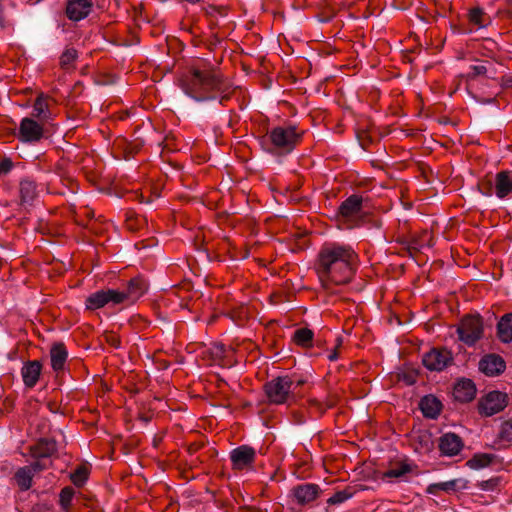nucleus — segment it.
Returning a JSON list of instances; mask_svg holds the SVG:
<instances>
[{"mask_svg": "<svg viewBox=\"0 0 512 512\" xmlns=\"http://www.w3.org/2000/svg\"><path fill=\"white\" fill-rule=\"evenodd\" d=\"M44 122L32 117H24L19 124L17 139L23 143L35 144L44 137Z\"/></svg>", "mask_w": 512, "mask_h": 512, "instance_id": "obj_8", "label": "nucleus"}, {"mask_svg": "<svg viewBox=\"0 0 512 512\" xmlns=\"http://www.w3.org/2000/svg\"><path fill=\"white\" fill-rule=\"evenodd\" d=\"M48 468L45 462L33 461L30 465L18 468L14 480L21 491H27L32 487L34 475Z\"/></svg>", "mask_w": 512, "mask_h": 512, "instance_id": "obj_11", "label": "nucleus"}, {"mask_svg": "<svg viewBox=\"0 0 512 512\" xmlns=\"http://www.w3.org/2000/svg\"><path fill=\"white\" fill-rule=\"evenodd\" d=\"M499 485V478H491L488 480L481 481L477 484V486L484 491H493Z\"/></svg>", "mask_w": 512, "mask_h": 512, "instance_id": "obj_40", "label": "nucleus"}, {"mask_svg": "<svg viewBox=\"0 0 512 512\" xmlns=\"http://www.w3.org/2000/svg\"><path fill=\"white\" fill-rule=\"evenodd\" d=\"M204 10L207 17H214V19H218V17H225L227 15V9L225 7L209 5L204 8Z\"/></svg>", "mask_w": 512, "mask_h": 512, "instance_id": "obj_38", "label": "nucleus"}, {"mask_svg": "<svg viewBox=\"0 0 512 512\" xmlns=\"http://www.w3.org/2000/svg\"><path fill=\"white\" fill-rule=\"evenodd\" d=\"M501 82L505 88H512V76L511 75L502 77Z\"/></svg>", "mask_w": 512, "mask_h": 512, "instance_id": "obj_46", "label": "nucleus"}, {"mask_svg": "<svg viewBox=\"0 0 512 512\" xmlns=\"http://www.w3.org/2000/svg\"><path fill=\"white\" fill-rule=\"evenodd\" d=\"M40 187L32 178H23L19 183V195L22 204L31 205L39 196Z\"/></svg>", "mask_w": 512, "mask_h": 512, "instance_id": "obj_22", "label": "nucleus"}, {"mask_svg": "<svg viewBox=\"0 0 512 512\" xmlns=\"http://www.w3.org/2000/svg\"><path fill=\"white\" fill-rule=\"evenodd\" d=\"M507 394L500 391L489 392L479 402V412L485 416H492L499 413L507 406Z\"/></svg>", "mask_w": 512, "mask_h": 512, "instance_id": "obj_12", "label": "nucleus"}, {"mask_svg": "<svg viewBox=\"0 0 512 512\" xmlns=\"http://www.w3.org/2000/svg\"><path fill=\"white\" fill-rule=\"evenodd\" d=\"M463 447L462 438L455 433L448 432L439 437L438 448L443 456H456L462 451Z\"/></svg>", "mask_w": 512, "mask_h": 512, "instance_id": "obj_16", "label": "nucleus"}, {"mask_svg": "<svg viewBox=\"0 0 512 512\" xmlns=\"http://www.w3.org/2000/svg\"><path fill=\"white\" fill-rule=\"evenodd\" d=\"M256 450L249 445H241L230 451L229 458L233 470H252L256 461Z\"/></svg>", "mask_w": 512, "mask_h": 512, "instance_id": "obj_10", "label": "nucleus"}, {"mask_svg": "<svg viewBox=\"0 0 512 512\" xmlns=\"http://www.w3.org/2000/svg\"><path fill=\"white\" fill-rule=\"evenodd\" d=\"M126 215V225L129 230L136 231L143 225L144 219L134 212H127Z\"/></svg>", "mask_w": 512, "mask_h": 512, "instance_id": "obj_36", "label": "nucleus"}, {"mask_svg": "<svg viewBox=\"0 0 512 512\" xmlns=\"http://www.w3.org/2000/svg\"><path fill=\"white\" fill-rule=\"evenodd\" d=\"M321 492L320 486L315 483L299 484L291 489L294 501L300 506L312 503L320 496Z\"/></svg>", "mask_w": 512, "mask_h": 512, "instance_id": "obj_14", "label": "nucleus"}, {"mask_svg": "<svg viewBox=\"0 0 512 512\" xmlns=\"http://www.w3.org/2000/svg\"><path fill=\"white\" fill-rule=\"evenodd\" d=\"M476 395V387L472 380L462 379L459 380L453 389V396L456 401L467 403L472 401Z\"/></svg>", "mask_w": 512, "mask_h": 512, "instance_id": "obj_23", "label": "nucleus"}, {"mask_svg": "<svg viewBox=\"0 0 512 512\" xmlns=\"http://www.w3.org/2000/svg\"><path fill=\"white\" fill-rule=\"evenodd\" d=\"M468 18L472 24L477 25L478 27H485L488 22L486 13L482 8L479 7L470 9Z\"/></svg>", "mask_w": 512, "mask_h": 512, "instance_id": "obj_31", "label": "nucleus"}, {"mask_svg": "<svg viewBox=\"0 0 512 512\" xmlns=\"http://www.w3.org/2000/svg\"><path fill=\"white\" fill-rule=\"evenodd\" d=\"M358 255L348 244L325 242L319 249L315 271L323 288L349 283L357 269Z\"/></svg>", "mask_w": 512, "mask_h": 512, "instance_id": "obj_2", "label": "nucleus"}, {"mask_svg": "<svg viewBox=\"0 0 512 512\" xmlns=\"http://www.w3.org/2000/svg\"><path fill=\"white\" fill-rule=\"evenodd\" d=\"M33 4L39 3L41 0H30Z\"/></svg>", "mask_w": 512, "mask_h": 512, "instance_id": "obj_52", "label": "nucleus"}, {"mask_svg": "<svg viewBox=\"0 0 512 512\" xmlns=\"http://www.w3.org/2000/svg\"><path fill=\"white\" fill-rule=\"evenodd\" d=\"M354 495V490L352 487H347L345 488L344 490H341V491H337L336 493H334L328 500H327V503L329 505H338V504H342L344 503L345 501L349 500L350 498H352Z\"/></svg>", "mask_w": 512, "mask_h": 512, "instance_id": "obj_34", "label": "nucleus"}, {"mask_svg": "<svg viewBox=\"0 0 512 512\" xmlns=\"http://www.w3.org/2000/svg\"><path fill=\"white\" fill-rule=\"evenodd\" d=\"M13 168V162L10 158H3L0 161V174H8Z\"/></svg>", "mask_w": 512, "mask_h": 512, "instance_id": "obj_42", "label": "nucleus"}, {"mask_svg": "<svg viewBox=\"0 0 512 512\" xmlns=\"http://www.w3.org/2000/svg\"><path fill=\"white\" fill-rule=\"evenodd\" d=\"M148 290L147 281L137 276L131 278L122 289H101L91 293L85 300L87 310H98L105 306L132 305Z\"/></svg>", "mask_w": 512, "mask_h": 512, "instance_id": "obj_3", "label": "nucleus"}, {"mask_svg": "<svg viewBox=\"0 0 512 512\" xmlns=\"http://www.w3.org/2000/svg\"><path fill=\"white\" fill-rule=\"evenodd\" d=\"M433 236L428 230H424L418 235H413L410 239L408 249L410 252H418L425 247L432 246Z\"/></svg>", "mask_w": 512, "mask_h": 512, "instance_id": "obj_27", "label": "nucleus"}, {"mask_svg": "<svg viewBox=\"0 0 512 512\" xmlns=\"http://www.w3.org/2000/svg\"><path fill=\"white\" fill-rule=\"evenodd\" d=\"M493 188L499 199L512 195V171L502 170L496 173Z\"/></svg>", "mask_w": 512, "mask_h": 512, "instance_id": "obj_20", "label": "nucleus"}, {"mask_svg": "<svg viewBox=\"0 0 512 512\" xmlns=\"http://www.w3.org/2000/svg\"><path fill=\"white\" fill-rule=\"evenodd\" d=\"M208 21L210 29H214L218 26V19H214V17H208Z\"/></svg>", "mask_w": 512, "mask_h": 512, "instance_id": "obj_49", "label": "nucleus"}, {"mask_svg": "<svg viewBox=\"0 0 512 512\" xmlns=\"http://www.w3.org/2000/svg\"><path fill=\"white\" fill-rule=\"evenodd\" d=\"M50 364L52 370L58 375L65 370L68 359V350L63 342L53 343L50 351Z\"/></svg>", "mask_w": 512, "mask_h": 512, "instance_id": "obj_18", "label": "nucleus"}, {"mask_svg": "<svg viewBox=\"0 0 512 512\" xmlns=\"http://www.w3.org/2000/svg\"><path fill=\"white\" fill-rule=\"evenodd\" d=\"M420 410L426 418L436 419L442 410V403L433 395L424 396L419 403Z\"/></svg>", "mask_w": 512, "mask_h": 512, "instance_id": "obj_24", "label": "nucleus"}, {"mask_svg": "<svg viewBox=\"0 0 512 512\" xmlns=\"http://www.w3.org/2000/svg\"><path fill=\"white\" fill-rule=\"evenodd\" d=\"M89 469L85 465L78 466L70 475V480L77 487H82L88 480Z\"/></svg>", "mask_w": 512, "mask_h": 512, "instance_id": "obj_32", "label": "nucleus"}, {"mask_svg": "<svg viewBox=\"0 0 512 512\" xmlns=\"http://www.w3.org/2000/svg\"><path fill=\"white\" fill-rule=\"evenodd\" d=\"M498 460V456L491 453H475L467 462L466 465L473 470L486 468L494 464Z\"/></svg>", "mask_w": 512, "mask_h": 512, "instance_id": "obj_25", "label": "nucleus"}, {"mask_svg": "<svg viewBox=\"0 0 512 512\" xmlns=\"http://www.w3.org/2000/svg\"><path fill=\"white\" fill-rule=\"evenodd\" d=\"M459 339L465 344L472 346L483 336V322L480 316H465L458 328Z\"/></svg>", "mask_w": 512, "mask_h": 512, "instance_id": "obj_7", "label": "nucleus"}, {"mask_svg": "<svg viewBox=\"0 0 512 512\" xmlns=\"http://www.w3.org/2000/svg\"><path fill=\"white\" fill-rule=\"evenodd\" d=\"M492 66V63L489 61L478 60L475 64L470 66V70L467 73L466 78L468 80H473L479 76H486Z\"/></svg>", "mask_w": 512, "mask_h": 512, "instance_id": "obj_29", "label": "nucleus"}, {"mask_svg": "<svg viewBox=\"0 0 512 512\" xmlns=\"http://www.w3.org/2000/svg\"><path fill=\"white\" fill-rule=\"evenodd\" d=\"M310 407L316 408L319 412L324 413L328 408H331L333 404H323L317 399H309Z\"/></svg>", "mask_w": 512, "mask_h": 512, "instance_id": "obj_41", "label": "nucleus"}, {"mask_svg": "<svg viewBox=\"0 0 512 512\" xmlns=\"http://www.w3.org/2000/svg\"><path fill=\"white\" fill-rule=\"evenodd\" d=\"M304 380H294L291 376H278L264 385L268 402L275 405L288 403L294 397L297 387L303 385Z\"/></svg>", "mask_w": 512, "mask_h": 512, "instance_id": "obj_6", "label": "nucleus"}, {"mask_svg": "<svg viewBox=\"0 0 512 512\" xmlns=\"http://www.w3.org/2000/svg\"><path fill=\"white\" fill-rule=\"evenodd\" d=\"M419 440V447L417 446L415 449L419 452H428L432 447V442L430 439V435L427 433H423L417 436Z\"/></svg>", "mask_w": 512, "mask_h": 512, "instance_id": "obj_39", "label": "nucleus"}, {"mask_svg": "<svg viewBox=\"0 0 512 512\" xmlns=\"http://www.w3.org/2000/svg\"><path fill=\"white\" fill-rule=\"evenodd\" d=\"M78 57L77 50L74 48H66L60 56V66L62 69L68 70Z\"/></svg>", "mask_w": 512, "mask_h": 512, "instance_id": "obj_35", "label": "nucleus"}, {"mask_svg": "<svg viewBox=\"0 0 512 512\" xmlns=\"http://www.w3.org/2000/svg\"><path fill=\"white\" fill-rule=\"evenodd\" d=\"M439 491H440V488H439L438 483L430 484V485L427 487V489H426V492H427L428 494H433V495H436Z\"/></svg>", "mask_w": 512, "mask_h": 512, "instance_id": "obj_45", "label": "nucleus"}, {"mask_svg": "<svg viewBox=\"0 0 512 512\" xmlns=\"http://www.w3.org/2000/svg\"><path fill=\"white\" fill-rule=\"evenodd\" d=\"M438 485H439L440 491H445V492L454 491L456 489L457 480L440 482V483H438Z\"/></svg>", "mask_w": 512, "mask_h": 512, "instance_id": "obj_43", "label": "nucleus"}, {"mask_svg": "<svg viewBox=\"0 0 512 512\" xmlns=\"http://www.w3.org/2000/svg\"><path fill=\"white\" fill-rule=\"evenodd\" d=\"M117 145L119 147H121L122 145L125 146L124 147L125 158L133 157L141 149V144H139V143H126L125 140H123V139L118 141Z\"/></svg>", "mask_w": 512, "mask_h": 512, "instance_id": "obj_37", "label": "nucleus"}, {"mask_svg": "<svg viewBox=\"0 0 512 512\" xmlns=\"http://www.w3.org/2000/svg\"><path fill=\"white\" fill-rule=\"evenodd\" d=\"M412 471V465L406 462H400L396 466L388 469L383 473L382 479L402 478Z\"/></svg>", "mask_w": 512, "mask_h": 512, "instance_id": "obj_30", "label": "nucleus"}, {"mask_svg": "<svg viewBox=\"0 0 512 512\" xmlns=\"http://www.w3.org/2000/svg\"><path fill=\"white\" fill-rule=\"evenodd\" d=\"M213 349H214L215 355L218 357L223 356V354L225 352L224 346L222 344L214 345Z\"/></svg>", "mask_w": 512, "mask_h": 512, "instance_id": "obj_47", "label": "nucleus"}, {"mask_svg": "<svg viewBox=\"0 0 512 512\" xmlns=\"http://www.w3.org/2000/svg\"><path fill=\"white\" fill-rule=\"evenodd\" d=\"M92 8V0H67L64 13L70 21L79 22L89 16Z\"/></svg>", "mask_w": 512, "mask_h": 512, "instance_id": "obj_15", "label": "nucleus"}, {"mask_svg": "<svg viewBox=\"0 0 512 512\" xmlns=\"http://www.w3.org/2000/svg\"><path fill=\"white\" fill-rule=\"evenodd\" d=\"M497 336L503 343L512 342V313H506L499 319Z\"/></svg>", "mask_w": 512, "mask_h": 512, "instance_id": "obj_26", "label": "nucleus"}, {"mask_svg": "<svg viewBox=\"0 0 512 512\" xmlns=\"http://www.w3.org/2000/svg\"><path fill=\"white\" fill-rule=\"evenodd\" d=\"M453 362L451 351L446 348H431L422 356V364L430 371H443Z\"/></svg>", "mask_w": 512, "mask_h": 512, "instance_id": "obj_9", "label": "nucleus"}, {"mask_svg": "<svg viewBox=\"0 0 512 512\" xmlns=\"http://www.w3.org/2000/svg\"><path fill=\"white\" fill-rule=\"evenodd\" d=\"M180 2H187L189 4H197L199 3L201 0H179Z\"/></svg>", "mask_w": 512, "mask_h": 512, "instance_id": "obj_51", "label": "nucleus"}, {"mask_svg": "<svg viewBox=\"0 0 512 512\" xmlns=\"http://www.w3.org/2000/svg\"><path fill=\"white\" fill-rule=\"evenodd\" d=\"M512 420H508L505 422L502 430V435L504 438L511 440L512 439Z\"/></svg>", "mask_w": 512, "mask_h": 512, "instance_id": "obj_44", "label": "nucleus"}, {"mask_svg": "<svg viewBox=\"0 0 512 512\" xmlns=\"http://www.w3.org/2000/svg\"><path fill=\"white\" fill-rule=\"evenodd\" d=\"M368 198L361 194H352L338 207L337 217L349 228L360 227L368 215L366 212Z\"/></svg>", "mask_w": 512, "mask_h": 512, "instance_id": "obj_5", "label": "nucleus"}, {"mask_svg": "<svg viewBox=\"0 0 512 512\" xmlns=\"http://www.w3.org/2000/svg\"><path fill=\"white\" fill-rule=\"evenodd\" d=\"M74 495L75 490L71 486H66L60 491L59 504L61 506L62 511L68 512V510L71 507Z\"/></svg>", "mask_w": 512, "mask_h": 512, "instance_id": "obj_33", "label": "nucleus"}, {"mask_svg": "<svg viewBox=\"0 0 512 512\" xmlns=\"http://www.w3.org/2000/svg\"><path fill=\"white\" fill-rule=\"evenodd\" d=\"M314 332L306 327L298 328L294 331L292 341L302 348H310L313 346Z\"/></svg>", "mask_w": 512, "mask_h": 512, "instance_id": "obj_28", "label": "nucleus"}, {"mask_svg": "<svg viewBox=\"0 0 512 512\" xmlns=\"http://www.w3.org/2000/svg\"><path fill=\"white\" fill-rule=\"evenodd\" d=\"M178 81L182 91L196 102L218 100L224 105L233 94L232 85L221 70L204 58L191 63Z\"/></svg>", "mask_w": 512, "mask_h": 512, "instance_id": "obj_1", "label": "nucleus"}, {"mask_svg": "<svg viewBox=\"0 0 512 512\" xmlns=\"http://www.w3.org/2000/svg\"><path fill=\"white\" fill-rule=\"evenodd\" d=\"M304 133V130H300L296 125L276 126L261 136L259 141L266 152L286 155L301 143Z\"/></svg>", "mask_w": 512, "mask_h": 512, "instance_id": "obj_4", "label": "nucleus"}, {"mask_svg": "<svg viewBox=\"0 0 512 512\" xmlns=\"http://www.w3.org/2000/svg\"><path fill=\"white\" fill-rule=\"evenodd\" d=\"M42 363L39 360H29L21 368V376L26 388L32 389L39 381Z\"/></svg>", "mask_w": 512, "mask_h": 512, "instance_id": "obj_19", "label": "nucleus"}, {"mask_svg": "<svg viewBox=\"0 0 512 512\" xmlns=\"http://www.w3.org/2000/svg\"><path fill=\"white\" fill-rule=\"evenodd\" d=\"M28 450L34 461H42L50 466L49 458L57 452V443L54 439L40 438Z\"/></svg>", "mask_w": 512, "mask_h": 512, "instance_id": "obj_13", "label": "nucleus"}, {"mask_svg": "<svg viewBox=\"0 0 512 512\" xmlns=\"http://www.w3.org/2000/svg\"><path fill=\"white\" fill-rule=\"evenodd\" d=\"M506 364L503 358L496 354L484 356L479 362V369L487 376H496L505 370Z\"/></svg>", "mask_w": 512, "mask_h": 512, "instance_id": "obj_21", "label": "nucleus"}, {"mask_svg": "<svg viewBox=\"0 0 512 512\" xmlns=\"http://www.w3.org/2000/svg\"><path fill=\"white\" fill-rule=\"evenodd\" d=\"M55 103V100L44 93H39L33 103V118L40 122H47L52 117L51 106Z\"/></svg>", "mask_w": 512, "mask_h": 512, "instance_id": "obj_17", "label": "nucleus"}, {"mask_svg": "<svg viewBox=\"0 0 512 512\" xmlns=\"http://www.w3.org/2000/svg\"><path fill=\"white\" fill-rule=\"evenodd\" d=\"M327 357H328V359H329L330 361H335V360H337V359H338L337 349L335 348V349H333L332 351H330Z\"/></svg>", "mask_w": 512, "mask_h": 512, "instance_id": "obj_48", "label": "nucleus"}, {"mask_svg": "<svg viewBox=\"0 0 512 512\" xmlns=\"http://www.w3.org/2000/svg\"><path fill=\"white\" fill-rule=\"evenodd\" d=\"M82 214L90 218L93 217L94 212L91 209L85 208Z\"/></svg>", "mask_w": 512, "mask_h": 512, "instance_id": "obj_50", "label": "nucleus"}]
</instances>
